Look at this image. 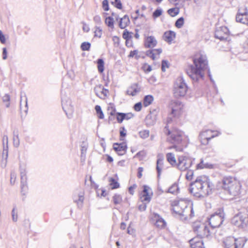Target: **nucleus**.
Segmentation results:
<instances>
[{
	"label": "nucleus",
	"instance_id": "nucleus-20",
	"mask_svg": "<svg viewBox=\"0 0 248 248\" xmlns=\"http://www.w3.org/2000/svg\"><path fill=\"white\" fill-rule=\"evenodd\" d=\"M146 124L148 126H152L155 124L156 122V115L154 112L148 114L145 119Z\"/></svg>",
	"mask_w": 248,
	"mask_h": 248
},
{
	"label": "nucleus",
	"instance_id": "nucleus-25",
	"mask_svg": "<svg viewBox=\"0 0 248 248\" xmlns=\"http://www.w3.org/2000/svg\"><path fill=\"white\" fill-rule=\"evenodd\" d=\"M176 36V34L173 31H167L164 33L163 35V39L164 40L170 43L173 40V39Z\"/></svg>",
	"mask_w": 248,
	"mask_h": 248
},
{
	"label": "nucleus",
	"instance_id": "nucleus-23",
	"mask_svg": "<svg viewBox=\"0 0 248 248\" xmlns=\"http://www.w3.org/2000/svg\"><path fill=\"white\" fill-rule=\"evenodd\" d=\"M154 219L155 220V225L159 228H162L166 225L165 221L157 214H154Z\"/></svg>",
	"mask_w": 248,
	"mask_h": 248
},
{
	"label": "nucleus",
	"instance_id": "nucleus-13",
	"mask_svg": "<svg viewBox=\"0 0 248 248\" xmlns=\"http://www.w3.org/2000/svg\"><path fill=\"white\" fill-rule=\"evenodd\" d=\"M219 135V132L212 130H206L202 132L200 135V140L203 145H207L209 140Z\"/></svg>",
	"mask_w": 248,
	"mask_h": 248
},
{
	"label": "nucleus",
	"instance_id": "nucleus-2",
	"mask_svg": "<svg viewBox=\"0 0 248 248\" xmlns=\"http://www.w3.org/2000/svg\"><path fill=\"white\" fill-rule=\"evenodd\" d=\"M213 185L208 177L201 176L198 177L190 184V193L197 198H203L211 193Z\"/></svg>",
	"mask_w": 248,
	"mask_h": 248
},
{
	"label": "nucleus",
	"instance_id": "nucleus-50",
	"mask_svg": "<svg viewBox=\"0 0 248 248\" xmlns=\"http://www.w3.org/2000/svg\"><path fill=\"white\" fill-rule=\"evenodd\" d=\"M102 7L104 11H107L109 9L108 0H103L102 2Z\"/></svg>",
	"mask_w": 248,
	"mask_h": 248
},
{
	"label": "nucleus",
	"instance_id": "nucleus-6",
	"mask_svg": "<svg viewBox=\"0 0 248 248\" xmlns=\"http://www.w3.org/2000/svg\"><path fill=\"white\" fill-rule=\"evenodd\" d=\"M169 125L165 126V132L167 135H170L168 140L172 144H180L183 145L186 142L185 140L186 139V136L184 133L179 130H173L172 131L168 129Z\"/></svg>",
	"mask_w": 248,
	"mask_h": 248
},
{
	"label": "nucleus",
	"instance_id": "nucleus-51",
	"mask_svg": "<svg viewBox=\"0 0 248 248\" xmlns=\"http://www.w3.org/2000/svg\"><path fill=\"white\" fill-rule=\"evenodd\" d=\"M166 67H169V64L168 61L166 60H163L162 62V71L163 72L166 71Z\"/></svg>",
	"mask_w": 248,
	"mask_h": 248
},
{
	"label": "nucleus",
	"instance_id": "nucleus-14",
	"mask_svg": "<svg viewBox=\"0 0 248 248\" xmlns=\"http://www.w3.org/2000/svg\"><path fill=\"white\" fill-rule=\"evenodd\" d=\"M84 192L83 189H79L75 192L73 195V201L77 203L78 207L81 208L82 207L84 201Z\"/></svg>",
	"mask_w": 248,
	"mask_h": 248
},
{
	"label": "nucleus",
	"instance_id": "nucleus-42",
	"mask_svg": "<svg viewBox=\"0 0 248 248\" xmlns=\"http://www.w3.org/2000/svg\"><path fill=\"white\" fill-rule=\"evenodd\" d=\"M91 44L88 42H84L81 45V48L84 51L89 50Z\"/></svg>",
	"mask_w": 248,
	"mask_h": 248
},
{
	"label": "nucleus",
	"instance_id": "nucleus-21",
	"mask_svg": "<svg viewBox=\"0 0 248 248\" xmlns=\"http://www.w3.org/2000/svg\"><path fill=\"white\" fill-rule=\"evenodd\" d=\"M150 189V188L147 186H144L143 190L142 191V195L141 197L142 202H147L148 203L151 200V197L149 196L148 190Z\"/></svg>",
	"mask_w": 248,
	"mask_h": 248
},
{
	"label": "nucleus",
	"instance_id": "nucleus-4",
	"mask_svg": "<svg viewBox=\"0 0 248 248\" xmlns=\"http://www.w3.org/2000/svg\"><path fill=\"white\" fill-rule=\"evenodd\" d=\"M222 187L228 194L236 196L240 193L241 185L238 182L232 177H224L221 181Z\"/></svg>",
	"mask_w": 248,
	"mask_h": 248
},
{
	"label": "nucleus",
	"instance_id": "nucleus-30",
	"mask_svg": "<svg viewBox=\"0 0 248 248\" xmlns=\"http://www.w3.org/2000/svg\"><path fill=\"white\" fill-rule=\"evenodd\" d=\"M213 165L208 163H204L202 159H201L200 163L198 164L196 166V169H202L204 168H212Z\"/></svg>",
	"mask_w": 248,
	"mask_h": 248
},
{
	"label": "nucleus",
	"instance_id": "nucleus-26",
	"mask_svg": "<svg viewBox=\"0 0 248 248\" xmlns=\"http://www.w3.org/2000/svg\"><path fill=\"white\" fill-rule=\"evenodd\" d=\"M192 248H203V243L202 240H197V238H193L190 240Z\"/></svg>",
	"mask_w": 248,
	"mask_h": 248
},
{
	"label": "nucleus",
	"instance_id": "nucleus-15",
	"mask_svg": "<svg viewBox=\"0 0 248 248\" xmlns=\"http://www.w3.org/2000/svg\"><path fill=\"white\" fill-rule=\"evenodd\" d=\"M236 20L237 22L248 25V12L247 9L243 11L240 9L238 10L236 16Z\"/></svg>",
	"mask_w": 248,
	"mask_h": 248
},
{
	"label": "nucleus",
	"instance_id": "nucleus-46",
	"mask_svg": "<svg viewBox=\"0 0 248 248\" xmlns=\"http://www.w3.org/2000/svg\"><path fill=\"white\" fill-rule=\"evenodd\" d=\"M4 155H5V160H6V163L8 156V146L4 144V147H3V156H4Z\"/></svg>",
	"mask_w": 248,
	"mask_h": 248
},
{
	"label": "nucleus",
	"instance_id": "nucleus-1",
	"mask_svg": "<svg viewBox=\"0 0 248 248\" xmlns=\"http://www.w3.org/2000/svg\"><path fill=\"white\" fill-rule=\"evenodd\" d=\"M193 65H190L187 69V74L192 80L197 81L202 78L203 71L207 68L206 56L197 53L193 58Z\"/></svg>",
	"mask_w": 248,
	"mask_h": 248
},
{
	"label": "nucleus",
	"instance_id": "nucleus-11",
	"mask_svg": "<svg viewBox=\"0 0 248 248\" xmlns=\"http://www.w3.org/2000/svg\"><path fill=\"white\" fill-rule=\"evenodd\" d=\"M194 159L186 155H181L178 157V162L175 166L181 171H186L193 164Z\"/></svg>",
	"mask_w": 248,
	"mask_h": 248
},
{
	"label": "nucleus",
	"instance_id": "nucleus-41",
	"mask_svg": "<svg viewBox=\"0 0 248 248\" xmlns=\"http://www.w3.org/2000/svg\"><path fill=\"white\" fill-rule=\"evenodd\" d=\"M125 116V113L117 112V120L119 123H122L124 120V117Z\"/></svg>",
	"mask_w": 248,
	"mask_h": 248
},
{
	"label": "nucleus",
	"instance_id": "nucleus-33",
	"mask_svg": "<svg viewBox=\"0 0 248 248\" xmlns=\"http://www.w3.org/2000/svg\"><path fill=\"white\" fill-rule=\"evenodd\" d=\"M105 23H106V25L108 27L111 29H113L114 28V18L111 16H108L106 17V20H105Z\"/></svg>",
	"mask_w": 248,
	"mask_h": 248
},
{
	"label": "nucleus",
	"instance_id": "nucleus-19",
	"mask_svg": "<svg viewBox=\"0 0 248 248\" xmlns=\"http://www.w3.org/2000/svg\"><path fill=\"white\" fill-rule=\"evenodd\" d=\"M157 44V41L153 36H149L146 37L144 41V46L147 48H152Z\"/></svg>",
	"mask_w": 248,
	"mask_h": 248
},
{
	"label": "nucleus",
	"instance_id": "nucleus-35",
	"mask_svg": "<svg viewBox=\"0 0 248 248\" xmlns=\"http://www.w3.org/2000/svg\"><path fill=\"white\" fill-rule=\"evenodd\" d=\"M97 68L98 72L100 73H103L104 71V62L102 59H98L97 60Z\"/></svg>",
	"mask_w": 248,
	"mask_h": 248
},
{
	"label": "nucleus",
	"instance_id": "nucleus-10",
	"mask_svg": "<svg viewBox=\"0 0 248 248\" xmlns=\"http://www.w3.org/2000/svg\"><path fill=\"white\" fill-rule=\"evenodd\" d=\"M224 214L223 210L219 209L217 212L214 213L209 218V223L212 228L220 227L224 219Z\"/></svg>",
	"mask_w": 248,
	"mask_h": 248
},
{
	"label": "nucleus",
	"instance_id": "nucleus-27",
	"mask_svg": "<svg viewBox=\"0 0 248 248\" xmlns=\"http://www.w3.org/2000/svg\"><path fill=\"white\" fill-rule=\"evenodd\" d=\"M129 23V18L127 15L124 16V17L120 18L119 23V27L121 29H124L127 27Z\"/></svg>",
	"mask_w": 248,
	"mask_h": 248
},
{
	"label": "nucleus",
	"instance_id": "nucleus-38",
	"mask_svg": "<svg viewBox=\"0 0 248 248\" xmlns=\"http://www.w3.org/2000/svg\"><path fill=\"white\" fill-rule=\"evenodd\" d=\"M139 135L140 138L145 139L149 137V131L148 130H143L139 132Z\"/></svg>",
	"mask_w": 248,
	"mask_h": 248
},
{
	"label": "nucleus",
	"instance_id": "nucleus-53",
	"mask_svg": "<svg viewBox=\"0 0 248 248\" xmlns=\"http://www.w3.org/2000/svg\"><path fill=\"white\" fill-rule=\"evenodd\" d=\"M193 175V171L191 170H188L186 175V179L188 180H191Z\"/></svg>",
	"mask_w": 248,
	"mask_h": 248
},
{
	"label": "nucleus",
	"instance_id": "nucleus-39",
	"mask_svg": "<svg viewBox=\"0 0 248 248\" xmlns=\"http://www.w3.org/2000/svg\"><path fill=\"white\" fill-rule=\"evenodd\" d=\"M113 203L115 204H120L122 201V198L120 195L115 194L113 197Z\"/></svg>",
	"mask_w": 248,
	"mask_h": 248
},
{
	"label": "nucleus",
	"instance_id": "nucleus-40",
	"mask_svg": "<svg viewBox=\"0 0 248 248\" xmlns=\"http://www.w3.org/2000/svg\"><path fill=\"white\" fill-rule=\"evenodd\" d=\"M95 110L99 119L104 118V114L102 111L101 108L98 105L95 106Z\"/></svg>",
	"mask_w": 248,
	"mask_h": 248
},
{
	"label": "nucleus",
	"instance_id": "nucleus-45",
	"mask_svg": "<svg viewBox=\"0 0 248 248\" xmlns=\"http://www.w3.org/2000/svg\"><path fill=\"white\" fill-rule=\"evenodd\" d=\"M111 3L118 9H122V4L120 0H114L113 1L111 2Z\"/></svg>",
	"mask_w": 248,
	"mask_h": 248
},
{
	"label": "nucleus",
	"instance_id": "nucleus-58",
	"mask_svg": "<svg viewBox=\"0 0 248 248\" xmlns=\"http://www.w3.org/2000/svg\"><path fill=\"white\" fill-rule=\"evenodd\" d=\"M8 52L6 47H3L2 48V59L6 60L7 59Z\"/></svg>",
	"mask_w": 248,
	"mask_h": 248
},
{
	"label": "nucleus",
	"instance_id": "nucleus-7",
	"mask_svg": "<svg viewBox=\"0 0 248 248\" xmlns=\"http://www.w3.org/2000/svg\"><path fill=\"white\" fill-rule=\"evenodd\" d=\"M187 86L183 78L179 77L174 83L173 93L175 97H183L187 93Z\"/></svg>",
	"mask_w": 248,
	"mask_h": 248
},
{
	"label": "nucleus",
	"instance_id": "nucleus-36",
	"mask_svg": "<svg viewBox=\"0 0 248 248\" xmlns=\"http://www.w3.org/2000/svg\"><path fill=\"white\" fill-rule=\"evenodd\" d=\"M178 190V185L177 184L172 185L168 189L167 192L169 193L175 194L177 193Z\"/></svg>",
	"mask_w": 248,
	"mask_h": 248
},
{
	"label": "nucleus",
	"instance_id": "nucleus-17",
	"mask_svg": "<svg viewBox=\"0 0 248 248\" xmlns=\"http://www.w3.org/2000/svg\"><path fill=\"white\" fill-rule=\"evenodd\" d=\"M113 149L115 151L117 152L118 154L122 155L126 153L127 146L125 143H114L113 144Z\"/></svg>",
	"mask_w": 248,
	"mask_h": 248
},
{
	"label": "nucleus",
	"instance_id": "nucleus-56",
	"mask_svg": "<svg viewBox=\"0 0 248 248\" xmlns=\"http://www.w3.org/2000/svg\"><path fill=\"white\" fill-rule=\"evenodd\" d=\"M134 108L135 110L137 111H139L141 110L142 108V104L141 103H137L134 105Z\"/></svg>",
	"mask_w": 248,
	"mask_h": 248
},
{
	"label": "nucleus",
	"instance_id": "nucleus-55",
	"mask_svg": "<svg viewBox=\"0 0 248 248\" xmlns=\"http://www.w3.org/2000/svg\"><path fill=\"white\" fill-rule=\"evenodd\" d=\"M170 2L172 3L175 4V5H177L179 4H183L185 2V0H169Z\"/></svg>",
	"mask_w": 248,
	"mask_h": 248
},
{
	"label": "nucleus",
	"instance_id": "nucleus-52",
	"mask_svg": "<svg viewBox=\"0 0 248 248\" xmlns=\"http://www.w3.org/2000/svg\"><path fill=\"white\" fill-rule=\"evenodd\" d=\"M0 42L2 44H4L6 42V39H5V36L3 33L2 31L0 30Z\"/></svg>",
	"mask_w": 248,
	"mask_h": 248
},
{
	"label": "nucleus",
	"instance_id": "nucleus-59",
	"mask_svg": "<svg viewBox=\"0 0 248 248\" xmlns=\"http://www.w3.org/2000/svg\"><path fill=\"white\" fill-rule=\"evenodd\" d=\"M123 37L124 39L126 40V41L129 38L131 37V36L129 35V33L128 31H124L123 33Z\"/></svg>",
	"mask_w": 248,
	"mask_h": 248
},
{
	"label": "nucleus",
	"instance_id": "nucleus-22",
	"mask_svg": "<svg viewBox=\"0 0 248 248\" xmlns=\"http://www.w3.org/2000/svg\"><path fill=\"white\" fill-rule=\"evenodd\" d=\"M140 91V88L137 84L131 86L128 88L126 91L127 94L134 96L137 94Z\"/></svg>",
	"mask_w": 248,
	"mask_h": 248
},
{
	"label": "nucleus",
	"instance_id": "nucleus-32",
	"mask_svg": "<svg viewBox=\"0 0 248 248\" xmlns=\"http://www.w3.org/2000/svg\"><path fill=\"white\" fill-rule=\"evenodd\" d=\"M163 164V159L158 158L156 162V170L157 172L158 177L160 176L162 171V166Z\"/></svg>",
	"mask_w": 248,
	"mask_h": 248
},
{
	"label": "nucleus",
	"instance_id": "nucleus-61",
	"mask_svg": "<svg viewBox=\"0 0 248 248\" xmlns=\"http://www.w3.org/2000/svg\"><path fill=\"white\" fill-rule=\"evenodd\" d=\"M21 185H22L23 186L27 185V176L21 177Z\"/></svg>",
	"mask_w": 248,
	"mask_h": 248
},
{
	"label": "nucleus",
	"instance_id": "nucleus-16",
	"mask_svg": "<svg viewBox=\"0 0 248 248\" xmlns=\"http://www.w3.org/2000/svg\"><path fill=\"white\" fill-rule=\"evenodd\" d=\"M94 92H95L96 95L102 99H104L108 94V89H105L103 86L97 85L94 88Z\"/></svg>",
	"mask_w": 248,
	"mask_h": 248
},
{
	"label": "nucleus",
	"instance_id": "nucleus-63",
	"mask_svg": "<svg viewBox=\"0 0 248 248\" xmlns=\"http://www.w3.org/2000/svg\"><path fill=\"white\" fill-rule=\"evenodd\" d=\"M21 193H22L23 195H25L27 191L28 190V186L27 184L26 185V186H22V184H21Z\"/></svg>",
	"mask_w": 248,
	"mask_h": 248
},
{
	"label": "nucleus",
	"instance_id": "nucleus-60",
	"mask_svg": "<svg viewBox=\"0 0 248 248\" xmlns=\"http://www.w3.org/2000/svg\"><path fill=\"white\" fill-rule=\"evenodd\" d=\"M93 21L98 24L101 23V18L98 15L95 16L93 17Z\"/></svg>",
	"mask_w": 248,
	"mask_h": 248
},
{
	"label": "nucleus",
	"instance_id": "nucleus-24",
	"mask_svg": "<svg viewBox=\"0 0 248 248\" xmlns=\"http://www.w3.org/2000/svg\"><path fill=\"white\" fill-rule=\"evenodd\" d=\"M162 52V50L161 48L148 50L146 51V55L155 60L156 59V55H159Z\"/></svg>",
	"mask_w": 248,
	"mask_h": 248
},
{
	"label": "nucleus",
	"instance_id": "nucleus-62",
	"mask_svg": "<svg viewBox=\"0 0 248 248\" xmlns=\"http://www.w3.org/2000/svg\"><path fill=\"white\" fill-rule=\"evenodd\" d=\"M10 95L8 94H5L2 97V101L4 102H9L10 101Z\"/></svg>",
	"mask_w": 248,
	"mask_h": 248
},
{
	"label": "nucleus",
	"instance_id": "nucleus-47",
	"mask_svg": "<svg viewBox=\"0 0 248 248\" xmlns=\"http://www.w3.org/2000/svg\"><path fill=\"white\" fill-rule=\"evenodd\" d=\"M12 220L14 222H16L18 218L17 213L15 211V207L13 208L12 211Z\"/></svg>",
	"mask_w": 248,
	"mask_h": 248
},
{
	"label": "nucleus",
	"instance_id": "nucleus-28",
	"mask_svg": "<svg viewBox=\"0 0 248 248\" xmlns=\"http://www.w3.org/2000/svg\"><path fill=\"white\" fill-rule=\"evenodd\" d=\"M167 159L168 162L172 165V166H176L177 162L176 158L174 157L173 154L171 153H168L166 155Z\"/></svg>",
	"mask_w": 248,
	"mask_h": 248
},
{
	"label": "nucleus",
	"instance_id": "nucleus-3",
	"mask_svg": "<svg viewBox=\"0 0 248 248\" xmlns=\"http://www.w3.org/2000/svg\"><path fill=\"white\" fill-rule=\"evenodd\" d=\"M169 108L170 110V112L167 119V124L169 125L175 120L180 118L184 112L183 104L178 100H171L169 103Z\"/></svg>",
	"mask_w": 248,
	"mask_h": 248
},
{
	"label": "nucleus",
	"instance_id": "nucleus-37",
	"mask_svg": "<svg viewBox=\"0 0 248 248\" xmlns=\"http://www.w3.org/2000/svg\"><path fill=\"white\" fill-rule=\"evenodd\" d=\"M179 9L178 8H173L171 9H170L168 10V13L170 16L173 17L176 16L179 14Z\"/></svg>",
	"mask_w": 248,
	"mask_h": 248
},
{
	"label": "nucleus",
	"instance_id": "nucleus-29",
	"mask_svg": "<svg viewBox=\"0 0 248 248\" xmlns=\"http://www.w3.org/2000/svg\"><path fill=\"white\" fill-rule=\"evenodd\" d=\"M87 149V143L86 142H83L81 144V160L82 162H83L86 159V153Z\"/></svg>",
	"mask_w": 248,
	"mask_h": 248
},
{
	"label": "nucleus",
	"instance_id": "nucleus-5",
	"mask_svg": "<svg viewBox=\"0 0 248 248\" xmlns=\"http://www.w3.org/2000/svg\"><path fill=\"white\" fill-rule=\"evenodd\" d=\"M189 203L186 201L181 200L174 201L172 203V211L175 214L180 217L182 220H186L190 208H188Z\"/></svg>",
	"mask_w": 248,
	"mask_h": 248
},
{
	"label": "nucleus",
	"instance_id": "nucleus-48",
	"mask_svg": "<svg viewBox=\"0 0 248 248\" xmlns=\"http://www.w3.org/2000/svg\"><path fill=\"white\" fill-rule=\"evenodd\" d=\"M162 14V11L161 9H157L154 12L153 16L154 18H157L160 16Z\"/></svg>",
	"mask_w": 248,
	"mask_h": 248
},
{
	"label": "nucleus",
	"instance_id": "nucleus-12",
	"mask_svg": "<svg viewBox=\"0 0 248 248\" xmlns=\"http://www.w3.org/2000/svg\"><path fill=\"white\" fill-rule=\"evenodd\" d=\"M193 231L201 238L207 237L210 235V231L206 224L196 222L193 225Z\"/></svg>",
	"mask_w": 248,
	"mask_h": 248
},
{
	"label": "nucleus",
	"instance_id": "nucleus-44",
	"mask_svg": "<svg viewBox=\"0 0 248 248\" xmlns=\"http://www.w3.org/2000/svg\"><path fill=\"white\" fill-rule=\"evenodd\" d=\"M184 19L183 17H180L176 20L175 22V26L176 28H181L184 24Z\"/></svg>",
	"mask_w": 248,
	"mask_h": 248
},
{
	"label": "nucleus",
	"instance_id": "nucleus-54",
	"mask_svg": "<svg viewBox=\"0 0 248 248\" xmlns=\"http://www.w3.org/2000/svg\"><path fill=\"white\" fill-rule=\"evenodd\" d=\"M119 38L117 36H114L112 37V41L114 44V45L116 46H118L119 45Z\"/></svg>",
	"mask_w": 248,
	"mask_h": 248
},
{
	"label": "nucleus",
	"instance_id": "nucleus-49",
	"mask_svg": "<svg viewBox=\"0 0 248 248\" xmlns=\"http://www.w3.org/2000/svg\"><path fill=\"white\" fill-rule=\"evenodd\" d=\"M102 29L99 27H96L95 31H94L95 33V36L98 37L99 38L101 37L102 36Z\"/></svg>",
	"mask_w": 248,
	"mask_h": 248
},
{
	"label": "nucleus",
	"instance_id": "nucleus-8",
	"mask_svg": "<svg viewBox=\"0 0 248 248\" xmlns=\"http://www.w3.org/2000/svg\"><path fill=\"white\" fill-rule=\"evenodd\" d=\"M247 241V239L245 237L234 238L230 236L225 238L223 243L225 248H243Z\"/></svg>",
	"mask_w": 248,
	"mask_h": 248
},
{
	"label": "nucleus",
	"instance_id": "nucleus-18",
	"mask_svg": "<svg viewBox=\"0 0 248 248\" xmlns=\"http://www.w3.org/2000/svg\"><path fill=\"white\" fill-rule=\"evenodd\" d=\"M228 29L226 27H222L217 30L215 32V37L220 40H223L227 38Z\"/></svg>",
	"mask_w": 248,
	"mask_h": 248
},
{
	"label": "nucleus",
	"instance_id": "nucleus-9",
	"mask_svg": "<svg viewBox=\"0 0 248 248\" xmlns=\"http://www.w3.org/2000/svg\"><path fill=\"white\" fill-rule=\"evenodd\" d=\"M231 223L239 228H245L248 226V215L239 212L233 217Z\"/></svg>",
	"mask_w": 248,
	"mask_h": 248
},
{
	"label": "nucleus",
	"instance_id": "nucleus-34",
	"mask_svg": "<svg viewBox=\"0 0 248 248\" xmlns=\"http://www.w3.org/2000/svg\"><path fill=\"white\" fill-rule=\"evenodd\" d=\"M109 185L111 186L112 189H117L119 187V184L116 180L113 178L109 179Z\"/></svg>",
	"mask_w": 248,
	"mask_h": 248
},
{
	"label": "nucleus",
	"instance_id": "nucleus-57",
	"mask_svg": "<svg viewBox=\"0 0 248 248\" xmlns=\"http://www.w3.org/2000/svg\"><path fill=\"white\" fill-rule=\"evenodd\" d=\"M147 208L146 204L142 202L141 204L139 205L138 208L139 210L141 212L144 211L146 210Z\"/></svg>",
	"mask_w": 248,
	"mask_h": 248
},
{
	"label": "nucleus",
	"instance_id": "nucleus-43",
	"mask_svg": "<svg viewBox=\"0 0 248 248\" xmlns=\"http://www.w3.org/2000/svg\"><path fill=\"white\" fill-rule=\"evenodd\" d=\"M13 145L16 148L19 145V139L18 135H15V137H13Z\"/></svg>",
	"mask_w": 248,
	"mask_h": 248
},
{
	"label": "nucleus",
	"instance_id": "nucleus-31",
	"mask_svg": "<svg viewBox=\"0 0 248 248\" xmlns=\"http://www.w3.org/2000/svg\"><path fill=\"white\" fill-rule=\"evenodd\" d=\"M153 101V97L151 95H147L144 97L143 99V105L144 107H147L150 105Z\"/></svg>",
	"mask_w": 248,
	"mask_h": 248
},
{
	"label": "nucleus",
	"instance_id": "nucleus-64",
	"mask_svg": "<svg viewBox=\"0 0 248 248\" xmlns=\"http://www.w3.org/2000/svg\"><path fill=\"white\" fill-rule=\"evenodd\" d=\"M143 171V169L142 167H139L138 170V177L139 178H141L142 176V171Z\"/></svg>",
	"mask_w": 248,
	"mask_h": 248
}]
</instances>
